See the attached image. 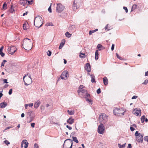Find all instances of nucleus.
<instances>
[{
	"mask_svg": "<svg viewBox=\"0 0 148 148\" xmlns=\"http://www.w3.org/2000/svg\"><path fill=\"white\" fill-rule=\"evenodd\" d=\"M85 88V86L81 85L79 87L77 92L79 95H82L81 96L82 97L86 98L90 96V95L88 93L87 91Z\"/></svg>",
	"mask_w": 148,
	"mask_h": 148,
	"instance_id": "1",
	"label": "nucleus"
},
{
	"mask_svg": "<svg viewBox=\"0 0 148 148\" xmlns=\"http://www.w3.org/2000/svg\"><path fill=\"white\" fill-rule=\"evenodd\" d=\"M23 45L25 49L29 50L32 48L33 43L30 39L26 38L24 39Z\"/></svg>",
	"mask_w": 148,
	"mask_h": 148,
	"instance_id": "2",
	"label": "nucleus"
},
{
	"mask_svg": "<svg viewBox=\"0 0 148 148\" xmlns=\"http://www.w3.org/2000/svg\"><path fill=\"white\" fill-rule=\"evenodd\" d=\"M42 18L40 16H38L36 17L34 20V25L38 28L40 27L42 25Z\"/></svg>",
	"mask_w": 148,
	"mask_h": 148,
	"instance_id": "3",
	"label": "nucleus"
},
{
	"mask_svg": "<svg viewBox=\"0 0 148 148\" xmlns=\"http://www.w3.org/2000/svg\"><path fill=\"white\" fill-rule=\"evenodd\" d=\"M23 79L25 85L26 86H28L31 84L32 82L30 75L28 74H27V75H25L23 77Z\"/></svg>",
	"mask_w": 148,
	"mask_h": 148,
	"instance_id": "4",
	"label": "nucleus"
},
{
	"mask_svg": "<svg viewBox=\"0 0 148 148\" xmlns=\"http://www.w3.org/2000/svg\"><path fill=\"white\" fill-rule=\"evenodd\" d=\"M108 117L107 115L104 113L101 114L99 117V121L100 123L105 124L108 121Z\"/></svg>",
	"mask_w": 148,
	"mask_h": 148,
	"instance_id": "5",
	"label": "nucleus"
},
{
	"mask_svg": "<svg viewBox=\"0 0 148 148\" xmlns=\"http://www.w3.org/2000/svg\"><path fill=\"white\" fill-rule=\"evenodd\" d=\"M73 144V140L70 139H67L64 142L63 148H72Z\"/></svg>",
	"mask_w": 148,
	"mask_h": 148,
	"instance_id": "6",
	"label": "nucleus"
},
{
	"mask_svg": "<svg viewBox=\"0 0 148 148\" xmlns=\"http://www.w3.org/2000/svg\"><path fill=\"white\" fill-rule=\"evenodd\" d=\"M26 116L27 119H29L28 122L30 123L33 120L35 117V115L32 111L29 110L27 112Z\"/></svg>",
	"mask_w": 148,
	"mask_h": 148,
	"instance_id": "7",
	"label": "nucleus"
},
{
	"mask_svg": "<svg viewBox=\"0 0 148 148\" xmlns=\"http://www.w3.org/2000/svg\"><path fill=\"white\" fill-rule=\"evenodd\" d=\"M113 112L115 115H116L118 116L123 115L124 113V112H123L122 110L118 108H116L114 110Z\"/></svg>",
	"mask_w": 148,
	"mask_h": 148,
	"instance_id": "8",
	"label": "nucleus"
},
{
	"mask_svg": "<svg viewBox=\"0 0 148 148\" xmlns=\"http://www.w3.org/2000/svg\"><path fill=\"white\" fill-rule=\"evenodd\" d=\"M65 7L60 3H58L56 7V11L58 13H60L64 10Z\"/></svg>",
	"mask_w": 148,
	"mask_h": 148,
	"instance_id": "9",
	"label": "nucleus"
},
{
	"mask_svg": "<svg viewBox=\"0 0 148 148\" xmlns=\"http://www.w3.org/2000/svg\"><path fill=\"white\" fill-rule=\"evenodd\" d=\"M104 129L105 127L103 124H101L98 127L97 131L98 133L100 134H103L104 133Z\"/></svg>",
	"mask_w": 148,
	"mask_h": 148,
	"instance_id": "10",
	"label": "nucleus"
},
{
	"mask_svg": "<svg viewBox=\"0 0 148 148\" xmlns=\"http://www.w3.org/2000/svg\"><path fill=\"white\" fill-rule=\"evenodd\" d=\"M68 76V72L67 71H64L62 73L60 77L62 79L66 80Z\"/></svg>",
	"mask_w": 148,
	"mask_h": 148,
	"instance_id": "11",
	"label": "nucleus"
},
{
	"mask_svg": "<svg viewBox=\"0 0 148 148\" xmlns=\"http://www.w3.org/2000/svg\"><path fill=\"white\" fill-rule=\"evenodd\" d=\"M8 53L10 54H13L16 51V49L14 47H9L8 49Z\"/></svg>",
	"mask_w": 148,
	"mask_h": 148,
	"instance_id": "12",
	"label": "nucleus"
},
{
	"mask_svg": "<svg viewBox=\"0 0 148 148\" xmlns=\"http://www.w3.org/2000/svg\"><path fill=\"white\" fill-rule=\"evenodd\" d=\"M133 113L137 116H140L141 115V110L140 109L136 108L134 109L133 111Z\"/></svg>",
	"mask_w": 148,
	"mask_h": 148,
	"instance_id": "13",
	"label": "nucleus"
},
{
	"mask_svg": "<svg viewBox=\"0 0 148 148\" xmlns=\"http://www.w3.org/2000/svg\"><path fill=\"white\" fill-rule=\"evenodd\" d=\"M28 143L26 140H23L22 142L21 147L22 148H27Z\"/></svg>",
	"mask_w": 148,
	"mask_h": 148,
	"instance_id": "14",
	"label": "nucleus"
},
{
	"mask_svg": "<svg viewBox=\"0 0 148 148\" xmlns=\"http://www.w3.org/2000/svg\"><path fill=\"white\" fill-rule=\"evenodd\" d=\"M143 134H140L139 136L136 138V140L137 142L139 143H141L143 141Z\"/></svg>",
	"mask_w": 148,
	"mask_h": 148,
	"instance_id": "15",
	"label": "nucleus"
},
{
	"mask_svg": "<svg viewBox=\"0 0 148 148\" xmlns=\"http://www.w3.org/2000/svg\"><path fill=\"white\" fill-rule=\"evenodd\" d=\"M85 69L88 72L91 71V68L90 64L87 63L86 64L85 66Z\"/></svg>",
	"mask_w": 148,
	"mask_h": 148,
	"instance_id": "16",
	"label": "nucleus"
},
{
	"mask_svg": "<svg viewBox=\"0 0 148 148\" xmlns=\"http://www.w3.org/2000/svg\"><path fill=\"white\" fill-rule=\"evenodd\" d=\"M74 122V119H73L72 117L71 116L69 119L67 120V123L70 124H72Z\"/></svg>",
	"mask_w": 148,
	"mask_h": 148,
	"instance_id": "17",
	"label": "nucleus"
},
{
	"mask_svg": "<svg viewBox=\"0 0 148 148\" xmlns=\"http://www.w3.org/2000/svg\"><path fill=\"white\" fill-rule=\"evenodd\" d=\"M40 104V101L39 100H38L34 104V107L35 108H37Z\"/></svg>",
	"mask_w": 148,
	"mask_h": 148,
	"instance_id": "18",
	"label": "nucleus"
},
{
	"mask_svg": "<svg viewBox=\"0 0 148 148\" xmlns=\"http://www.w3.org/2000/svg\"><path fill=\"white\" fill-rule=\"evenodd\" d=\"M97 50L98 51H101L102 49H105V48L103 46H102L100 44H99L98 45L97 47Z\"/></svg>",
	"mask_w": 148,
	"mask_h": 148,
	"instance_id": "19",
	"label": "nucleus"
},
{
	"mask_svg": "<svg viewBox=\"0 0 148 148\" xmlns=\"http://www.w3.org/2000/svg\"><path fill=\"white\" fill-rule=\"evenodd\" d=\"M7 105V103L5 102H4L0 103V107L2 108H4Z\"/></svg>",
	"mask_w": 148,
	"mask_h": 148,
	"instance_id": "20",
	"label": "nucleus"
},
{
	"mask_svg": "<svg viewBox=\"0 0 148 148\" xmlns=\"http://www.w3.org/2000/svg\"><path fill=\"white\" fill-rule=\"evenodd\" d=\"M68 114L70 115H73L75 113V111L74 110H67Z\"/></svg>",
	"mask_w": 148,
	"mask_h": 148,
	"instance_id": "21",
	"label": "nucleus"
},
{
	"mask_svg": "<svg viewBox=\"0 0 148 148\" xmlns=\"http://www.w3.org/2000/svg\"><path fill=\"white\" fill-rule=\"evenodd\" d=\"M103 82L104 84L105 85H106L108 84V80L107 78L105 77L103 78Z\"/></svg>",
	"mask_w": 148,
	"mask_h": 148,
	"instance_id": "22",
	"label": "nucleus"
},
{
	"mask_svg": "<svg viewBox=\"0 0 148 148\" xmlns=\"http://www.w3.org/2000/svg\"><path fill=\"white\" fill-rule=\"evenodd\" d=\"M91 78V81L92 83L95 82V77L94 75H90Z\"/></svg>",
	"mask_w": 148,
	"mask_h": 148,
	"instance_id": "23",
	"label": "nucleus"
},
{
	"mask_svg": "<svg viewBox=\"0 0 148 148\" xmlns=\"http://www.w3.org/2000/svg\"><path fill=\"white\" fill-rule=\"evenodd\" d=\"M99 58V53L98 50H96L95 52V59L98 60Z\"/></svg>",
	"mask_w": 148,
	"mask_h": 148,
	"instance_id": "24",
	"label": "nucleus"
},
{
	"mask_svg": "<svg viewBox=\"0 0 148 148\" xmlns=\"http://www.w3.org/2000/svg\"><path fill=\"white\" fill-rule=\"evenodd\" d=\"M65 40H64L63 42H61L59 46V49H62V47H63L64 44H65Z\"/></svg>",
	"mask_w": 148,
	"mask_h": 148,
	"instance_id": "25",
	"label": "nucleus"
},
{
	"mask_svg": "<svg viewBox=\"0 0 148 148\" xmlns=\"http://www.w3.org/2000/svg\"><path fill=\"white\" fill-rule=\"evenodd\" d=\"M19 3L24 6H25L26 4L25 1L23 0H21L19 1Z\"/></svg>",
	"mask_w": 148,
	"mask_h": 148,
	"instance_id": "26",
	"label": "nucleus"
},
{
	"mask_svg": "<svg viewBox=\"0 0 148 148\" xmlns=\"http://www.w3.org/2000/svg\"><path fill=\"white\" fill-rule=\"evenodd\" d=\"M137 7V5L136 4H134L133 5L131 10V12L134 11L135 9H136Z\"/></svg>",
	"mask_w": 148,
	"mask_h": 148,
	"instance_id": "27",
	"label": "nucleus"
},
{
	"mask_svg": "<svg viewBox=\"0 0 148 148\" xmlns=\"http://www.w3.org/2000/svg\"><path fill=\"white\" fill-rule=\"evenodd\" d=\"M65 35L67 37L69 38L71 36L72 34H70L69 32H67L65 33Z\"/></svg>",
	"mask_w": 148,
	"mask_h": 148,
	"instance_id": "28",
	"label": "nucleus"
},
{
	"mask_svg": "<svg viewBox=\"0 0 148 148\" xmlns=\"http://www.w3.org/2000/svg\"><path fill=\"white\" fill-rule=\"evenodd\" d=\"M73 140L76 143H78L79 142L76 137L73 136Z\"/></svg>",
	"mask_w": 148,
	"mask_h": 148,
	"instance_id": "29",
	"label": "nucleus"
},
{
	"mask_svg": "<svg viewBox=\"0 0 148 148\" xmlns=\"http://www.w3.org/2000/svg\"><path fill=\"white\" fill-rule=\"evenodd\" d=\"M125 143L121 145L119 144H118V146L119 148H124L125 147Z\"/></svg>",
	"mask_w": 148,
	"mask_h": 148,
	"instance_id": "30",
	"label": "nucleus"
},
{
	"mask_svg": "<svg viewBox=\"0 0 148 148\" xmlns=\"http://www.w3.org/2000/svg\"><path fill=\"white\" fill-rule=\"evenodd\" d=\"M7 4L6 2L4 3V4L3 5L2 8L3 9L5 10L7 9Z\"/></svg>",
	"mask_w": 148,
	"mask_h": 148,
	"instance_id": "31",
	"label": "nucleus"
},
{
	"mask_svg": "<svg viewBox=\"0 0 148 148\" xmlns=\"http://www.w3.org/2000/svg\"><path fill=\"white\" fill-rule=\"evenodd\" d=\"M145 116L144 115L141 118V120L142 123H143L145 121Z\"/></svg>",
	"mask_w": 148,
	"mask_h": 148,
	"instance_id": "32",
	"label": "nucleus"
},
{
	"mask_svg": "<svg viewBox=\"0 0 148 148\" xmlns=\"http://www.w3.org/2000/svg\"><path fill=\"white\" fill-rule=\"evenodd\" d=\"M85 54L80 53L79 55V57L82 58H85L84 57Z\"/></svg>",
	"mask_w": 148,
	"mask_h": 148,
	"instance_id": "33",
	"label": "nucleus"
},
{
	"mask_svg": "<svg viewBox=\"0 0 148 148\" xmlns=\"http://www.w3.org/2000/svg\"><path fill=\"white\" fill-rule=\"evenodd\" d=\"M33 0H27L26 2H28V3L30 4H31L33 2Z\"/></svg>",
	"mask_w": 148,
	"mask_h": 148,
	"instance_id": "34",
	"label": "nucleus"
},
{
	"mask_svg": "<svg viewBox=\"0 0 148 148\" xmlns=\"http://www.w3.org/2000/svg\"><path fill=\"white\" fill-rule=\"evenodd\" d=\"M73 8L74 11H75L77 9V7L76 6V4L74 3L73 4Z\"/></svg>",
	"mask_w": 148,
	"mask_h": 148,
	"instance_id": "35",
	"label": "nucleus"
},
{
	"mask_svg": "<svg viewBox=\"0 0 148 148\" xmlns=\"http://www.w3.org/2000/svg\"><path fill=\"white\" fill-rule=\"evenodd\" d=\"M7 61L6 60H3L1 63V67L2 66H4L5 63Z\"/></svg>",
	"mask_w": 148,
	"mask_h": 148,
	"instance_id": "36",
	"label": "nucleus"
},
{
	"mask_svg": "<svg viewBox=\"0 0 148 148\" xmlns=\"http://www.w3.org/2000/svg\"><path fill=\"white\" fill-rule=\"evenodd\" d=\"M140 135V133H138V131H136L135 134V136L136 137H137L139 136Z\"/></svg>",
	"mask_w": 148,
	"mask_h": 148,
	"instance_id": "37",
	"label": "nucleus"
},
{
	"mask_svg": "<svg viewBox=\"0 0 148 148\" xmlns=\"http://www.w3.org/2000/svg\"><path fill=\"white\" fill-rule=\"evenodd\" d=\"M148 82V79H145L144 82H143L142 83L143 84V85H146Z\"/></svg>",
	"mask_w": 148,
	"mask_h": 148,
	"instance_id": "38",
	"label": "nucleus"
},
{
	"mask_svg": "<svg viewBox=\"0 0 148 148\" xmlns=\"http://www.w3.org/2000/svg\"><path fill=\"white\" fill-rule=\"evenodd\" d=\"M116 57H117V58H119V59L120 60H122V58H121V57L120 56H119V54L117 53H116Z\"/></svg>",
	"mask_w": 148,
	"mask_h": 148,
	"instance_id": "39",
	"label": "nucleus"
},
{
	"mask_svg": "<svg viewBox=\"0 0 148 148\" xmlns=\"http://www.w3.org/2000/svg\"><path fill=\"white\" fill-rule=\"evenodd\" d=\"M26 23H25L23 24V29L25 30H27V28H26Z\"/></svg>",
	"mask_w": 148,
	"mask_h": 148,
	"instance_id": "40",
	"label": "nucleus"
},
{
	"mask_svg": "<svg viewBox=\"0 0 148 148\" xmlns=\"http://www.w3.org/2000/svg\"><path fill=\"white\" fill-rule=\"evenodd\" d=\"M75 26L74 25H72L71 26H70L69 27V29L70 30H72V29L74 28Z\"/></svg>",
	"mask_w": 148,
	"mask_h": 148,
	"instance_id": "41",
	"label": "nucleus"
},
{
	"mask_svg": "<svg viewBox=\"0 0 148 148\" xmlns=\"http://www.w3.org/2000/svg\"><path fill=\"white\" fill-rule=\"evenodd\" d=\"M28 106L32 107L33 106V104L32 103H30L29 104H27Z\"/></svg>",
	"mask_w": 148,
	"mask_h": 148,
	"instance_id": "42",
	"label": "nucleus"
},
{
	"mask_svg": "<svg viewBox=\"0 0 148 148\" xmlns=\"http://www.w3.org/2000/svg\"><path fill=\"white\" fill-rule=\"evenodd\" d=\"M51 52L49 50L48 51L47 54L49 56H51Z\"/></svg>",
	"mask_w": 148,
	"mask_h": 148,
	"instance_id": "43",
	"label": "nucleus"
},
{
	"mask_svg": "<svg viewBox=\"0 0 148 148\" xmlns=\"http://www.w3.org/2000/svg\"><path fill=\"white\" fill-rule=\"evenodd\" d=\"M51 4L50 6L49 7V8H48V11L50 13L51 12Z\"/></svg>",
	"mask_w": 148,
	"mask_h": 148,
	"instance_id": "44",
	"label": "nucleus"
},
{
	"mask_svg": "<svg viewBox=\"0 0 148 148\" xmlns=\"http://www.w3.org/2000/svg\"><path fill=\"white\" fill-rule=\"evenodd\" d=\"M4 142L5 144H6L7 145H8L9 144H10L9 142L7 140H5Z\"/></svg>",
	"mask_w": 148,
	"mask_h": 148,
	"instance_id": "45",
	"label": "nucleus"
},
{
	"mask_svg": "<svg viewBox=\"0 0 148 148\" xmlns=\"http://www.w3.org/2000/svg\"><path fill=\"white\" fill-rule=\"evenodd\" d=\"M97 92L98 94H99L101 93V89L100 88L97 90Z\"/></svg>",
	"mask_w": 148,
	"mask_h": 148,
	"instance_id": "46",
	"label": "nucleus"
},
{
	"mask_svg": "<svg viewBox=\"0 0 148 148\" xmlns=\"http://www.w3.org/2000/svg\"><path fill=\"white\" fill-rule=\"evenodd\" d=\"M35 123H32L31 124V125L32 127H35Z\"/></svg>",
	"mask_w": 148,
	"mask_h": 148,
	"instance_id": "47",
	"label": "nucleus"
},
{
	"mask_svg": "<svg viewBox=\"0 0 148 148\" xmlns=\"http://www.w3.org/2000/svg\"><path fill=\"white\" fill-rule=\"evenodd\" d=\"M12 127H10V126H9V127H7L3 131V132H4L5 130H8V129H9L11 128H12Z\"/></svg>",
	"mask_w": 148,
	"mask_h": 148,
	"instance_id": "48",
	"label": "nucleus"
},
{
	"mask_svg": "<svg viewBox=\"0 0 148 148\" xmlns=\"http://www.w3.org/2000/svg\"><path fill=\"white\" fill-rule=\"evenodd\" d=\"M12 89H10L8 93L10 95L12 94Z\"/></svg>",
	"mask_w": 148,
	"mask_h": 148,
	"instance_id": "49",
	"label": "nucleus"
},
{
	"mask_svg": "<svg viewBox=\"0 0 148 148\" xmlns=\"http://www.w3.org/2000/svg\"><path fill=\"white\" fill-rule=\"evenodd\" d=\"M123 9L125 10L126 13L128 12V10L126 7H124Z\"/></svg>",
	"mask_w": 148,
	"mask_h": 148,
	"instance_id": "50",
	"label": "nucleus"
},
{
	"mask_svg": "<svg viewBox=\"0 0 148 148\" xmlns=\"http://www.w3.org/2000/svg\"><path fill=\"white\" fill-rule=\"evenodd\" d=\"M38 148V145L36 143L34 145V148Z\"/></svg>",
	"mask_w": 148,
	"mask_h": 148,
	"instance_id": "51",
	"label": "nucleus"
},
{
	"mask_svg": "<svg viewBox=\"0 0 148 148\" xmlns=\"http://www.w3.org/2000/svg\"><path fill=\"white\" fill-rule=\"evenodd\" d=\"M86 99V101H88L89 103H91L92 102V101L90 99H87V98Z\"/></svg>",
	"mask_w": 148,
	"mask_h": 148,
	"instance_id": "52",
	"label": "nucleus"
},
{
	"mask_svg": "<svg viewBox=\"0 0 148 148\" xmlns=\"http://www.w3.org/2000/svg\"><path fill=\"white\" fill-rule=\"evenodd\" d=\"M108 24H107L106 26L105 27V29L106 30H110V29H108Z\"/></svg>",
	"mask_w": 148,
	"mask_h": 148,
	"instance_id": "53",
	"label": "nucleus"
},
{
	"mask_svg": "<svg viewBox=\"0 0 148 148\" xmlns=\"http://www.w3.org/2000/svg\"><path fill=\"white\" fill-rule=\"evenodd\" d=\"M3 83H8L7 82V79H4L3 80Z\"/></svg>",
	"mask_w": 148,
	"mask_h": 148,
	"instance_id": "54",
	"label": "nucleus"
},
{
	"mask_svg": "<svg viewBox=\"0 0 148 148\" xmlns=\"http://www.w3.org/2000/svg\"><path fill=\"white\" fill-rule=\"evenodd\" d=\"M144 140L145 141H147L148 142V136H145L144 137Z\"/></svg>",
	"mask_w": 148,
	"mask_h": 148,
	"instance_id": "55",
	"label": "nucleus"
},
{
	"mask_svg": "<svg viewBox=\"0 0 148 148\" xmlns=\"http://www.w3.org/2000/svg\"><path fill=\"white\" fill-rule=\"evenodd\" d=\"M114 44H113L112 45V47H111V50L112 51H113L114 49Z\"/></svg>",
	"mask_w": 148,
	"mask_h": 148,
	"instance_id": "56",
	"label": "nucleus"
},
{
	"mask_svg": "<svg viewBox=\"0 0 148 148\" xmlns=\"http://www.w3.org/2000/svg\"><path fill=\"white\" fill-rule=\"evenodd\" d=\"M138 97L136 96H134L133 97H132V99H136Z\"/></svg>",
	"mask_w": 148,
	"mask_h": 148,
	"instance_id": "57",
	"label": "nucleus"
},
{
	"mask_svg": "<svg viewBox=\"0 0 148 148\" xmlns=\"http://www.w3.org/2000/svg\"><path fill=\"white\" fill-rule=\"evenodd\" d=\"M130 130L132 132L134 131V130H135L134 128L132 127H130Z\"/></svg>",
	"mask_w": 148,
	"mask_h": 148,
	"instance_id": "58",
	"label": "nucleus"
},
{
	"mask_svg": "<svg viewBox=\"0 0 148 148\" xmlns=\"http://www.w3.org/2000/svg\"><path fill=\"white\" fill-rule=\"evenodd\" d=\"M66 127L67 128H68L69 129V130H71L72 129V128L71 127H70L68 125H67L66 126Z\"/></svg>",
	"mask_w": 148,
	"mask_h": 148,
	"instance_id": "59",
	"label": "nucleus"
},
{
	"mask_svg": "<svg viewBox=\"0 0 148 148\" xmlns=\"http://www.w3.org/2000/svg\"><path fill=\"white\" fill-rule=\"evenodd\" d=\"M94 33L93 32V30H92V31H90L89 32V34L90 35H91L93 33Z\"/></svg>",
	"mask_w": 148,
	"mask_h": 148,
	"instance_id": "60",
	"label": "nucleus"
},
{
	"mask_svg": "<svg viewBox=\"0 0 148 148\" xmlns=\"http://www.w3.org/2000/svg\"><path fill=\"white\" fill-rule=\"evenodd\" d=\"M0 55L2 57H3L5 55V54L3 53L2 52L0 53Z\"/></svg>",
	"mask_w": 148,
	"mask_h": 148,
	"instance_id": "61",
	"label": "nucleus"
},
{
	"mask_svg": "<svg viewBox=\"0 0 148 148\" xmlns=\"http://www.w3.org/2000/svg\"><path fill=\"white\" fill-rule=\"evenodd\" d=\"M132 146L130 144H129L128 145V147L127 148H131Z\"/></svg>",
	"mask_w": 148,
	"mask_h": 148,
	"instance_id": "62",
	"label": "nucleus"
},
{
	"mask_svg": "<svg viewBox=\"0 0 148 148\" xmlns=\"http://www.w3.org/2000/svg\"><path fill=\"white\" fill-rule=\"evenodd\" d=\"M145 76H147L148 75V71L145 72Z\"/></svg>",
	"mask_w": 148,
	"mask_h": 148,
	"instance_id": "63",
	"label": "nucleus"
},
{
	"mask_svg": "<svg viewBox=\"0 0 148 148\" xmlns=\"http://www.w3.org/2000/svg\"><path fill=\"white\" fill-rule=\"evenodd\" d=\"M24 116H25V114L23 113H22L21 114V117L22 118H23V117H24Z\"/></svg>",
	"mask_w": 148,
	"mask_h": 148,
	"instance_id": "64",
	"label": "nucleus"
}]
</instances>
